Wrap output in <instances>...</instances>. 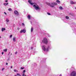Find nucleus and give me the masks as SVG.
Listing matches in <instances>:
<instances>
[{
  "instance_id": "nucleus-1",
  "label": "nucleus",
  "mask_w": 76,
  "mask_h": 76,
  "mask_svg": "<svg viewBox=\"0 0 76 76\" xmlns=\"http://www.w3.org/2000/svg\"><path fill=\"white\" fill-rule=\"evenodd\" d=\"M28 1L31 5H33V7H34L36 10H39L40 9L39 6L37 5V3H31V2H32V1L31 0H28Z\"/></svg>"
},
{
  "instance_id": "nucleus-2",
  "label": "nucleus",
  "mask_w": 76,
  "mask_h": 76,
  "mask_svg": "<svg viewBox=\"0 0 76 76\" xmlns=\"http://www.w3.org/2000/svg\"><path fill=\"white\" fill-rule=\"evenodd\" d=\"M42 48L44 51H45V52L46 51V53H47V51H48V50H51V46L50 44L48 45V46L47 47L46 50V46L45 45L42 46Z\"/></svg>"
},
{
  "instance_id": "nucleus-3",
  "label": "nucleus",
  "mask_w": 76,
  "mask_h": 76,
  "mask_svg": "<svg viewBox=\"0 0 76 76\" xmlns=\"http://www.w3.org/2000/svg\"><path fill=\"white\" fill-rule=\"evenodd\" d=\"M47 5H48V6H50V7H54V5L57 6V4L56 3H52V4H51L49 3H47Z\"/></svg>"
},
{
  "instance_id": "nucleus-4",
  "label": "nucleus",
  "mask_w": 76,
  "mask_h": 76,
  "mask_svg": "<svg viewBox=\"0 0 76 76\" xmlns=\"http://www.w3.org/2000/svg\"><path fill=\"white\" fill-rule=\"evenodd\" d=\"M42 42L44 44H47L48 43V40H47V39L46 37H45L43 39V40L42 41Z\"/></svg>"
},
{
  "instance_id": "nucleus-5",
  "label": "nucleus",
  "mask_w": 76,
  "mask_h": 76,
  "mask_svg": "<svg viewBox=\"0 0 76 76\" xmlns=\"http://www.w3.org/2000/svg\"><path fill=\"white\" fill-rule=\"evenodd\" d=\"M70 76H76V71H73L70 74Z\"/></svg>"
},
{
  "instance_id": "nucleus-6",
  "label": "nucleus",
  "mask_w": 76,
  "mask_h": 76,
  "mask_svg": "<svg viewBox=\"0 0 76 76\" xmlns=\"http://www.w3.org/2000/svg\"><path fill=\"white\" fill-rule=\"evenodd\" d=\"M14 13L17 16H18V15H19V13L17 11H14Z\"/></svg>"
},
{
  "instance_id": "nucleus-7",
  "label": "nucleus",
  "mask_w": 76,
  "mask_h": 76,
  "mask_svg": "<svg viewBox=\"0 0 76 76\" xmlns=\"http://www.w3.org/2000/svg\"><path fill=\"white\" fill-rule=\"evenodd\" d=\"M20 32V33H22V32H23V33H25V32H26V30L25 29L21 30Z\"/></svg>"
},
{
  "instance_id": "nucleus-8",
  "label": "nucleus",
  "mask_w": 76,
  "mask_h": 76,
  "mask_svg": "<svg viewBox=\"0 0 76 76\" xmlns=\"http://www.w3.org/2000/svg\"><path fill=\"white\" fill-rule=\"evenodd\" d=\"M70 4H76V2H73V1H71Z\"/></svg>"
},
{
  "instance_id": "nucleus-9",
  "label": "nucleus",
  "mask_w": 76,
  "mask_h": 76,
  "mask_svg": "<svg viewBox=\"0 0 76 76\" xmlns=\"http://www.w3.org/2000/svg\"><path fill=\"white\" fill-rule=\"evenodd\" d=\"M47 58H44L43 59V60H42L41 61V62H45V60H46V59Z\"/></svg>"
},
{
  "instance_id": "nucleus-10",
  "label": "nucleus",
  "mask_w": 76,
  "mask_h": 76,
  "mask_svg": "<svg viewBox=\"0 0 76 76\" xmlns=\"http://www.w3.org/2000/svg\"><path fill=\"white\" fill-rule=\"evenodd\" d=\"M13 41L14 42H15L16 41V38L15 37H14L13 39Z\"/></svg>"
},
{
  "instance_id": "nucleus-11",
  "label": "nucleus",
  "mask_w": 76,
  "mask_h": 76,
  "mask_svg": "<svg viewBox=\"0 0 76 76\" xmlns=\"http://www.w3.org/2000/svg\"><path fill=\"white\" fill-rule=\"evenodd\" d=\"M27 18L29 19H31V16L29 15H28L27 16Z\"/></svg>"
},
{
  "instance_id": "nucleus-12",
  "label": "nucleus",
  "mask_w": 76,
  "mask_h": 76,
  "mask_svg": "<svg viewBox=\"0 0 76 76\" xmlns=\"http://www.w3.org/2000/svg\"><path fill=\"white\" fill-rule=\"evenodd\" d=\"M4 6H7V5L8 4V3H4Z\"/></svg>"
},
{
  "instance_id": "nucleus-13",
  "label": "nucleus",
  "mask_w": 76,
  "mask_h": 76,
  "mask_svg": "<svg viewBox=\"0 0 76 76\" xmlns=\"http://www.w3.org/2000/svg\"><path fill=\"white\" fill-rule=\"evenodd\" d=\"M56 2H57L58 3H60V1H59V0H57L56 1Z\"/></svg>"
},
{
  "instance_id": "nucleus-14",
  "label": "nucleus",
  "mask_w": 76,
  "mask_h": 76,
  "mask_svg": "<svg viewBox=\"0 0 76 76\" xmlns=\"http://www.w3.org/2000/svg\"><path fill=\"white\" fill-rule=\"evenodd\" d=\"M66 19H69V17L66 16Z\"/></svg>"
},
{
  "instance_id": "nucleus-15",
  "label": "nucleus",
  "mask_w": 76,
  "mask_h": 76,
  "mask_svg": "<svg viewBox=\"0 0 76 76\" xmlns=\"http://www.w3.org/2000/svg\"><path fill=\"white\" fill-rule=\"evenodd\" d=\"M17 76H21L20 74L18 73H17Z\"/></svg>"
},
{
  "instance_id": "nucleus-16",
  "label": "nucleus",
  "mask_w": 76,
  "mask_h": 76,
  "mask_svg": "<svg viewBox=\"0 0 76 76\" xmlns=\"http://www.w3.org/2000/svg\"><path fill=\"white\" fill-rule=\"evenodd\" d=\"M6 22H9V19H8L7 18L6 20Z\"/></svg>"
},
{
  "instance_id": "nucleus-17",
  "label": "nucleus",
  "mask_w": 76,
  "mask_h": 76,
  "mask_svg": "<svg viewBox=\"0 0 76 76\" xmlns=\"http://www.w3.org/2000/svg\"><path fill=\"white\" fill-rule=\"evenodd\" d=\"M6 30V29H2L1 31L2 32H3L4 31H5Z\"/></svg>"
},
{
  "instance_id": "nucleus-18",
  "label": "nucleus",
  "mask_w": 76,
  "mask_h": 76,
  "mask_svg": "<svg viewBox=\"0 0 76 76\" xmlns=\"http://www.w3.org/2000/svg\"><path fill=\"white\" fill-rule=\"evenodd\" d=\"M59 9H61V10H62V9H63V7H60Z\"/></svg>"
},
{
  "instance_id": "nucleus-19",
  "label": "nucleus",
  "mask_w": 76,
  "mask_h": 76,
  "mask_svg": "<svg viewBox=\"0 0 76 76\" xmlns=\"http://www.w3.org/2000/svg\"><path fill=\"white\" fill-rule=\"evenodd\" d=\"M9 11H11L12 10V9L11 8L8 9Z\"/></svg>"
},
{
  "instance_id": "nucleus-20",
  "label": "nucleus",
  "mask_w": 76,
  "mask_h": 76,
  "mask_svg": "<svg viewBox=\"0 0 76 76\" xmlns=\"http://www.w3.org/2000/svg\"><path fill=\"white\" fill-rule=\"evenodd\" d=\"M7 50V49H5L4 50V51H5V52H6Z\"/></svg>"
},
{
  "instance_id": "nucleus-21",
  "label": "nucleus",
  "mask_w": 76,
  "mask_h": 76,
  "mask_svg": "<svg viewBox=\"0 0 76 76\" xmlns=\"http://www.w3.org/2000/svg\"><path fill=\"white\" fill-rule=\"evenodd\" d=\"M24 67H21L20 68V69H21V70H23V69H24Z\"/></svg>"
},
{
  "instance_id": "nucleus-22",
  "label": "nucleus",
  "mask_w": 76,
  "mask_h": 76,
  "mask_svg": "<svg viewBox=\"0 0 76 76\" xmlns=\"http://www.w3.org/2000/svg\"><path fill=\"white\" fill-rule=\"evenodd\" d=\"M33 30H34V29H31V32H33Z\"/></svg>"
},
{
  "instance_id": "nucleus-23",
  "label": "nucleus",
  "mask_w": 76,
  "mask_h": 76,
  "mask_svg": "<svg viewBox=\"0 0 76 76\" xmlns=\"http://www.w3.org/2000/svg\"><path fill=\"white\" fill-rule=\"evenodd\" d=\"M12 35L11 34V35H10V38H12Z\"/></svg>"
},
{
  "instance_id": "nucleus-24",
  "label": "nucleus",
  "mask_w": 76,
  "mask_h": 76,
  "mask_svg": "<svg viewBox=\"0 0 76 76\" xmlns=\"http://www.w3.org/2000/svg\"><path fill=\"white\" fill-rule=\"evenodd\" d=\"M22 26H25V24H24V23H22Z\"/></svg>"
},
{
  "instance_id": "nucleus-25",
  "label": "nucleus",
  "mask_w": 76,
  "mask_h": 76,
  "mask_svg": "<svg viewBox=\"0 0 76 76\" xmlns=\"http://www.w3.org/2000/svg\"><path fill=\"white\" fill-rule=\"evenodd\" d=\"M25 72H26V70H24L23 71V73H25Z\"/></svg>"
},
{
  "instance_id": "nucleus-26",
  "label": "nucleus",
  "mask_w": 76,
  "mask_h": 76,
  "mask_svg": "<svg viewBox=\"0 0 76 76\" xmlns=\"http://www.w3.org/2000/svg\"><path fill=\"white\" fill-rule=\"evenodd\" d=\"M22 76H26V75H25V73H23V75H22Z\"/></svg>"
},
{
  "instance_id": "nucleus-27",
  "label": "nucleus",
  "mask_w": 76,
  "mask_h": 76,
  "mask_svg": "<svg viewBox=\"0 0 76 76\" xmlns=\"http://www.w3.org/2000/svg\"><path fill=\"white\" fill-rule=\"evenodd\" d=\"M47 14H48V15H50V13L48 12V13H47Z\"/></svg>"
},
{
  "instance_id": "nucleus-28",
  "label": "nucleus",
  "mask_w": 76,
  "mask_h": 76,
  "mask_svg": "<svg viewBox=\"0 0 76 76\" xmlns=\"http://www.w3.org/2000/svg\"><path fill=\"white\" fill-rule=\"evenodd\" d=\"M4 68H3L2 69V71H3V70H4Z\"/></svg>"
},
{
  "instance_id": "nucleus-29",
  "label": "nucleus",
  "mask_w": 76,
  "mask_h": 76,
  "mask_svg": "<svg viewBox=\"0 0 76 76\" xmlns=\"http://www.w3.org/2000/svg\"><path fill=\"white\" fill-rule=\"evenodd\" d=\"M10 54V52L8 54V56H9Z\"/></svg>"
},
{
  "instance_id": "nucleus-30",
  "label": "nucleus",
  "mask_w": 76,
  "mask_h": 76,
  "mask_svg": "<svg viewBox=\"0 0 76 76\" xmlns=\"http://www.w3.org/2000/svg\"><path fill=\"white\" fill-rule=\"evenodd\" d=\"M14 72H16V69H14Z\"/></svg>"
},
{
  "instance_id": "nucleus-31",
  "label": "nucleus",
  "mask_w": 76,
  "mask_h": 76,
  "mask_svg": "<svg viewBox=\"0 0 76 76\" xmlns=\"http://www.w3.org/2000/svg\"><path fill=\"white\" fill-rule=\"evenodd\" d=\"M17 53H18V52H16L15 54H17Z\"/></svg>"
},
{
  "instance_id": "nucleus-32",
  "label": "nucleus",
  "mask_w": 76,
  "mask_h": 76,
  "mask_svg": "<svg viewBox=\"0 0 76 76\" xmlns=\"http://www.w3.org/2000/svg\"><path fill=\"white\" fill-rule=\"evenodd\" d=\"M47 68H48V69H50V67L48 66H47Z\"/></svg>"
},
{
  "instance_id": "nucleus-33",
  "label": "nucleus",
  "mask_w": 76,
  "mask_h": 76,
  "mask_svg": "<svg viewBox=\"0 0 76 76\" xmlns=\"http://www.w3.org/2000/svg\"><path fill=\"white\" fill-rule=\"evenodd\" d=\"M31 50L33 49V47H31Z\"/></svg>"
},
{
  "instance_id": "nucleus-34",
  "label": "nucleus",
  "mask_w": 76,
  "mask_h": 76,
  "mask_svg": "<svg viewBox=\"0 0 76 76\" xmlns=\"http://www.w3.org/2000/svg\"><path fill=\"white\" fill-rule=\"evenodd\" d=\"M3 54H4V52H2V55H3Z\"/></svg>"
},
{
  "instance_id": "nucleus-35",
  "label": "nucleus",
  "mask_w": 76,
  "mask_h": 76,
  "mask_svg": "<svg viewBox=\"0 0 76 76\" xmlns=\"http://www.w3.org/2000/svg\"><path fill=\"white\" fill-rule=\"evenodd\" d=\"M12 67H13V66H11V69L12 68Z\"/></svg>"
},
{
  "instance_id": "nucleus-36",
  "label": "nucleus",
  "mask_w": 76,
  "mask_h": 76,
  "mask_svg": "<svg viewBox=\"0 0 76 76\" xmlns=\"http://www.w3.org/2000/svg\"><path fill=\"white\" fill-rule=\"evenodd\" d=\"M8 1L7 0L5 1V2H7Z\"/></svg>"
},
{
  "instance_id": "nucleus-37",
  "label": "nucleus",
  "mask_w": 76,
  "mask_h": 76,
  "mask_svg": "<svg viewBox=\"0 0 76 76\" xmlns=\"http://www.w3.org/2000/svg\"><path fill=\"white\" fill-rule=\"evenodd\" d=\"M6 65H7V64H8V63H6Z\"/></svg>"
},
{
  "instance_id": "nucleus-38",
  "label": "nucleus",
  "mask_w": 76,
  "mask_h": 76,
  "mask_svg": "<svg viewBox=\"0 0 76 76\" xmlns=\"http://www.w3.org/2000/svg\"><path fill=\"white\" fill-rule=\"evenodd\" d=\"M59 76H62V75H61V74H60Z\"/></svg>"
},
{
  "instance_id": "nucleus-39",
  "label": "nucleus",
  "mask_w": 76,
  "mask_h": 76,
  "mask_svg": "<svg viewBox=\"0 0 76 76\" xmlns=\"http://www.w3.org/2000/svg\"><path fill=\"white\" fill-rule=\"evenodd\" d=\"M4 14H5V15H7L6 13L5 12H4Z\"/></svg>"
},
{
  "instance_id": "nucleus-40",
  "label": "nucleus",
  "mask_w": 76,
  "mask_h": 76,
  "mask_svg": "<svg viewBox=\"0 0 76 76\" xmlns=\"http://www.w3.org/2000/svg\"><path fill=\"white\" fill-rule=\"evenodd\" d=\"M48 37H50V36H49V35H48Z\"/></svg>"
},
{
  "instance_id": "nucleus-41",
  "label": "nucleus",
  "mask_w": 76,
  "mask_h": 76,
  "mask_svg": "<svg viewBox=\"0 0 76 76\" xmlns=\"http://www.w3.org/2000/svg\"><path fill=\"white\" fill-rule=\"evenodd\" d=\"M13 26H15V24H13Z\"/></svg>"
},
{
  "instance_id": "nucleus-42",
  "label": "nucleus",
  "mask_w": 76,
  "mask_h": 76,
  "mask_svg": "<svg viewBox=\"0 0 76 76\" xmlns=\"http://www.w3.org/2000/svg\"><path fill=\"white\" fill-rule=\"evenodd\" d=\"M2 29H5V28H2Z\"/></svg>"
},
{
  "instance_id": "nucleus-43",
  "label": "nucleus",
  "mask_w": 76,
  "mask_h": 76,
  "mask_svg": "<svg viewBox=\"0 0 76 76\" xmlns=\"http://www.w3.org/2000/svg\"><path fill=\"white\" fill-rule=\"evenodd\" d=\"M9 59H10V58H8V60H9Z\"/></svg>"
},
{
  "instance_id": "nucleus-44",
  "label": "nucleus",
  "mask_w": 76,
  "mask_h": 76,
  "mask_svg": "<svg viewBox=\"0 0 76 76\" xmlns=\"http://www.w3.org/2000/svg\"><path fill=\"white\" fill-rule=\"evenodd\" d=\"M14 76H17V75H15Z\"/></svg>"
},
{
  "instance_id": "nucleus-45",
  "label": "nucleus",
  "mask_w": 76,
  "mask_h": 76,
  "mask_svg": "<svg viewBox=\"0 0 76 76\" xmlns=\"http://www.w3.org/2000/svg\"><path fill=\"white\" fill-rule=\"evenodd\" d=\"M10 54V55H12V53H11Z\"/></svg>"
},
{
  "instance_id": "nucleus-46",
  "label": "nucleus",
  "mask_w": 76,
  "mask_h": 76,
  "mask_svg": "<svg viewBox=\"0 0 76 76\" xmlns=\"http://www.w3.org/2000/svg\"><path fill=\"white\" fill-rule=\"evenodd\" d=\"M31 29H33V28L31 27Z\"/></svg>"
},
{
  "instance_id": "nucleus-47",
  "label": "nucleus",
  "mask_w": 76,
  "mask_h": 76,
  "mask_svg": "<svg viewBox=\"0 0 76 76\" xmlns=\"http://www.w3.org/2000/svg\"><path fill=\"white\" fill-rule=\"evenodd\" d=\"M41 33V34H43V32H42V33Z\"/></svg>"
},
{
  "instance_id": "nucleus-48",
  "label": "nucleus",
  "mask_w": 76,
  "mask_h": 76,
  "mask_svg": "<svg viewBox=\"0 0 76 76\" xmlns=\"http://www.w3.org/2000/svg\"><path fill=\"white\" fill-rule=\"evenodd\" d=\"M0 38H1V36H0Z\"/></svg>"
},
{
  "instance_id": "nucleus-49",
  "label": "nucleus",
  "mask_w": 76,
  "mask_h": 76,
  "mask_svg": "<svg viewBox=\"0 0 76 76\" xmlns=\"http://www.w3.org/2000/svg\"><path fill=\"white\" fill-rule=\"evenodd\" d=\"M45 54H46V53H45Z\"/></svg>"
},
{
  "instance_id": "nucleus-50",
  "label": "nucleus",
  "mask_w": 76,
  "mask_h": 76,
  "mask_svg": "<svg viewBox=\"0 0 76 76\" xmlns=\"http://www.w3.org/2000/svg\"><path fill=\"white\" fill-rule=\"evenodd\" d=\"M31 23H32V22H31Z\"/></svg>"
},
{
  "instance_id": "nucleus-51",
  "label": "nucleus",
  "mask_w": 76,
  "mask_h": 76,
  "mask_svg": "<svg viewBox=\"0 0 76 76\" xmlns=\"http://www.w3.org/2000/svg\"><path fill=\"white\" fill-rule=\"evenodd\" d=\"M10 57V56H9Z\"/></svg>"
},
{
  "instance_id": "nucleus-52",
  "label": "nucleus",
  "mask_w": 76,
  "mask_h": 76,
  "mask_svg": "<svg viewBox=\"0 0 76 76\" xmlns=\"http://www.w3.org/2000/svg\"><path fill=\"white\" fill-rule=\"evenodd\" d=\"M18 29V30H19V29Z\"/></svg>"
},
{
  "instance_id": "nucleus-53",
  "label": "nucleus",
  "mask_w": 76,
  "mask_h": 76,
  "mask_svg": "<svg viewBox=\"0 0 76 76\" xmlns=\"http://www.w3.org/2000/svg\"><path fill=\"white\" fill-rule=\"evenodd\" d=\"M41 43L42 44V42H41Z\"/></svg>"
}]
</instances>
